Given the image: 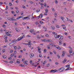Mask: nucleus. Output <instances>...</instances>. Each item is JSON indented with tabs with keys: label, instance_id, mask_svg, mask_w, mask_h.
Here are the masks:
<instances>
[{
	"label": "nucleus",
	"instance_id": "nucleus-52",
	"mask_svg": "<svg viewBox=\"0 0 74 74\" xmlns=\"http://www.w3.org/2000/svg\"><path fill=\"white\" fill-rule=\"evenodd\" d=\"M20 66H21V67H24V65L23 64H22L21 65H20Z\"/></svg>",
	"mask_w": 74,
	"mask_h": 74
},
{
	"label": "nucleus",
	"instance_id": "nucleus-36",
	"mask_svg": "<svg viewBox=\"0 0 74 74\" xmlns=\"http://www.w3.org/2000/svg\"><path fill=\"white\" fill-rule=\"evenodd\" d=\"M47 12H46L44 13V15H47Z\"/></svg>",
	"mask_w": 74,
	"mask_h": 74
},
{
	"label": "nucleus",
	"instance_id": "nucleus-46",
	"mask_svg": "<svg viewBox=\"0 0 74 74\" xmlns=\"http://www.w3.org/2000/svg\"><path fill=\"white\" fill-rule=\"evenodd\" d=\"M56 27L57 28H58L59 29V25H57V26H56Z\"/></svg>",
	"mask_w": 74,
	"mask_h": 74
},
{
	"label": "nucleus",
	"instance_id": "nucleus-17",
	"mask_svg": "<svg viewBox=\"0 0 74 74\" xmlns=\"http://www.w3.org/2000/svg\"><path fill=\"white\" fill-rule=\"evenodd\" d=\"M54 15L55 18H56V16H57V13L55 12L54 13Z\"/></svg>",
	"mask_w": 74,
	"mask_h": 74
},
{
	"label": "nucleus",
	"instance_id": "nucleus-40",
	"mask_svg": "<svg viewBox=\"0 0 74 74\" xmlns=\"http://www.w3.org/2000/svg\"><path fill=\"white\" fill-rule=\"evenodd\" d=\"M55 2L56 4H57V3H58V1L57 0H55Z\"/></svg>",
	"mask_w": 74,
	"mask_h": 74
},
{
	"label": "nucleus",
	"instance_id": "nucleus-57",
	"mask_svg": "<svg viewBox=\"0 0 74 74\" xmlns=\"http://www.w3.org/2000/svg\"><path fill=\"white\" fill-rule=\"evenodd\" d=\"M50 65V64H47V67H49V66Z\"/></svg>",
	"mask_w": 74,
	"mask_h": 74
},
{
	"label": "nucleus",
	"instance_id": "nucleus-42",
	"mask_svg": "<svg viewBox=\"0 0 74 74\" xmlns=\"http://www.w3.org/2000/svg\"><path fill=\"white\" fill-rule=\"evenodd\" d=\"M39 57L40 58H41V57H42V55H41V54H40L39 55Z\"/></svg>",
	"mask_w": 74,
	"mask_h": 74
},
{
	"label": "nucleus",
	"instance_id": "nucleus-34",
	"mask_svg": "<svg viewBox=\"0 0 74 74\" xmlns=\"http://www.w3.org/2000/svg\"><path fill=\"white\" fill-rule=\"evenodd\" d=\"M8 8V6H6L5 9L6 10H7Z\"/></svg>",
	"mask_w": 74,
	"mask_h": 74
},
{
	"label": "nucleus",
	"instance_id": "nucleus-2",
	"mask_svg": "<svg viewBox=\"0 0 74 74\" xmlns=\"http://www.w3.org/2000/svg\"><path fill=\"white\" fill-rule=\"evenodd\" d=\"M54 35L55 38H59V37H60V35H58V36L57 34H56Z\"/></svg>",
	"mask_w": 74,
	"mask_h": 74
},
{
	"label": "nucleus",
	"instance_id": "nucleus-60",
	"mask_svg": "<svg viewBox=\"0 0 74 74\" xmlns=\"http://www.w3.org/2000/svg\"><path fill=\"white\" fill-rule=\"evenodd\" d=\"M3 27L5 28V25H3Z\"/></svg>",
	"mask_w": 74,
	"mask_h": 74
},
{
	"label": "nucleus",
	"instance_id": "nucleus-3",
	"mask_svg": "<svg viewBox=\"0 0 74 74\" xmlns=\"http://www.w3.org/2000/svg\"><path fill=\"white\" fill-rule=\"evenodd\" d=\"M69 48L70 49V50H69V53H72V52H73V50H72V48L70 46L69 47Z\"/></svg>",
	"mask_w": 74,
	"mask_h": 74
},
{
	"label": "nucleus",
	"instance_id": "nucleus-6",
	"mask_svg": "<svg viewBox=\"0 0 74 74\" xmlns=\"http://www.w3.org/2000/svg\"><path fill=\"white\" fill-rule=\"evenodd\" d=\"M29 32H30L31 33H33L35 32V31H34V29H30L29 30Z\"/></svg>",
	"mask_w": 74,
	"mask_h": 74
},
{
	"label": "nucleus",
	"instance_id": "nucleus-56",
	"mask_svg": "<svg viewBox=\"0 0 74 74\" xmlns=\"http://www.w3.org/2000/svg\"><path fill=\"white\" fill-rule=\"evenodd\" d=\"M45 30L46 32H47V28H45Z\"/></svg>",
	"mask_w": 74,
	"mask_h": 74
},
{
	"label": "nucleus",
	"instance_id": "nucleus-38",
	"mask_svg": "<svg viewBox=\"0 0 74 74\" xmlns=\"http://www.w3.org/2000/svg\"><path fill=\"white\" fill-rule=\"evenodd\" d=\"M10 53H13V50H10Z\"/></svg>",
	"mask_w": 74,
	"mask_h": 74
},
{
	"label": "nucleus",
	"instance_id": "nucleus-19",
	"mask_svg": "<svg viewBox=\"0 0 74 74\" xmlns=\"http://www.w3.org/2000/svg\"><path fill=\"white\" fill-rule=\"evenodd\" d=\"M45 11L46 12H48V9H46L45 10Z\"/></svg>",
	"mask_w": 74,
	"mask_h": 74
},
{
	"label": "nucleus",
	"instance_id": "nucleus-18",
	"mask_svg": "<svg viewBox=\"0 0 74 74\" xmlns=\"http://www.w3.org/2000/svg\"><path fill=\"white\" fill-rule=\"evenodd\" d=\"M2 57H3V58H4V59H5V58H7V57L6 56L4 55H3L2 56Z\"/></svg>",
	"mask_w": 74,
	"mask_h": 74
},
{
	"label": "nucleus",
	"instance_id": "nucleus-23",
	"mask_svg": "<svg viewBox=\"0 0 74 74\" xmlns=\"http://www.w3.org/2000/svg\"><path fill=\"white\" fill-rule=\"evenodd\" d=\"M14 54H12L10 55V56H11V58H12L13 57V56H14Z\"/></svg>",
	"mask_w": 74,
	"mask_h": 74
},
{
	"label": "nucleus",
	"instance_id": "nucleus-64",
	"mask_svg": "<svg viewBox=\"0 0 74 74\" xmlns=\"http://www.w3.org/2000/svg\"><path fill=\"white\" fill-rule=\"evenodd\" d=\"M71 56H73L74 55V53H73L72 54H71Z\"/></svg>",
	"mask_w": 74,
	"mask_h": 74
},
{
	"label": "nucleus",
	"instance_id": "nucleus-31",
	"mask_svg": "<svg viewBox=\"0 0 74 74\" xmlns=\"http://www.w3.org/2000/svg\"><path fill=\"white\" fill-rule=\"evenodd\" d=\"M52 10H53V11L54 12H55V9L53 8H52Z\"/></svg>",
	"mask_w": 74,
	"mask_h": 74
},
{
	"label": "nucleus",
	"instance_id": "nucleus-53",
	"mask_svg": "<svg viewBox=\"0 0 74 74\" xmlns=\"http://www.w3.org/2000/svg\"><path fill=\"white\" fill-rule=\"evenodd\" d=\"M68 68H69L68 70H71V68L70 67H68Z\"/></svg>",
	"mask_w": 74,
	"mask_h": 74
},
{
	"label": "nucleus",
	"instance_id": "nucleus-27",
	"mask_svg": "<svg viewBox=\"0 0 74 74\" xmlns=\"http://www.w3.org/2000/svg\"><path fill=\"white\" fill-rule=\"evenodd\" d=\"M66 67H70V65H68L66 66Z\"/></svg>",
	"mask_w": 74,
	"mask_h": 74
},
{
	"label": "nucleus",
	"instance_id": "nucleus-22",
	"mask_svg": "<svg viewBox=\"0 0 74 74\" xmlns=\"http://www.w3.org/2000/svg\"><path fill=\"white\" fill-rule=\"evenodd\" d=\"M59 45H62V41H60L59 42Z\"/></svg>",
	"mask_w": 74,
	"mask_h": 74
},
{
	"label": "nucleus",
	"instance_id": "nucleus-59",
	"mask_svg": "<svg viewBox=\"0 0 74 74\" xmlns=\"http://www.w3.org/2000/svg\"><path fill=\"white\" fill-rule=\"evenodd\" d=\"M71 55V54H69V55H68V57H69V58H70V56Z\"/></svg>",
	"mask_w": 74,
	"mask_h": 74
},
{
	"label": "nucleus",
	"instance_id": "nucleus-37",
	"mask_svg": "<svg viewBox=\"0 0 74 74\" xmlns=\"http://www.w3.org/2000/svg\"><path fill=\"white\" fill-rule=\"evenodd\" d=\"M66 18L68 21H70V19H69V18L66 17Z\"/></svg>",
	"mask_w": 74,
	"mask_h": 74
},
{
	"label": "nucleus",
	"instance_id": "nucleus-33",
	"mask_svg": "<svg viewBox=\"0 0 74 74\" xmlns=\"http://www.w3.org/2000/svg\"><path fill=\"white\" fill-rule=\"evenodd\" d=\"M50 41H51V40H47L46 41L47 42H51Z\"/></svg>",
	"mask_w": 74,
	"mask_h": 74
},
{
	"label": "nucleus",
	"instance_id": "nucleus-5",
	"mask_svg": "<svg viewBox=\"0 0 74 74\" xmlns=\"http://www.w3.org/2000/svg\"><path fill=\"white\" fill-rule=\"evenodd\" d=\"M8 38L7 37V36H4V38H5V42H7L8 40L7 39Z\"/></svg>",
	"mask_w": 74,
	"mask_h": 74
},
{
	"label": "nucleus",
	"instance_id": "nucleus-7",
	"mask_svg": "<svg viewBox=\"0 0 74 74\" xmlns=\"http://www.w3.org/2000/svg\"><path fill=\"white\" fill-rule=\"evenodd\" d=\"M64 38V37H63V36H61L60 38V41H62L63 40V38Z\"/></svg>",
	"mask_w": 74,
	"mask_h": 74
},
{
	"label": "nucleus",
	"instance_id": "nucleus-41",
	"mask_svg": "<svg viewBox=\"0 0 74 74\" xmlns=\"http://www.w3.org/2000/svg\"><path fill=\"white\" fill-rule=\"evenodd\" d=\"M10 63H13V61H11L10 62Z\"/></svg>",
	"mask_w": 74,
	"mask_h": 74
},
{
	"label": "nucleus",
	"instance_id": "nucleus-43",
	"mask_svg": "<svg viewBox=\"0 0 74 74\" xmlns=\"http://www.w3.org/2000/svg\"><path fill=\"white\" fill-rule=\"evenodd\" d=\"M60 18H61V19L62 20V19H64V17H63L61 16Z\"/></svg>",
	"mask_w": 74,
	"mask_h": 74
},
{
	"label": "nucleus",
	"instance_id": "nucleus-8",
	"mask_svg": "<svg viewBox=\"0 0 74 74\" xmlns=\"http://www.w3.org/2000/svg\"><path fill=\"white\" fill-rule=\"evenodd\" d=\"M60 70H61L62 71H61L60 72V73H61V72H62L64 70V68L63 67H62V68H60Z\"/></svg>",
	"mask_w": 74,
	"mask_h": 74
},
{
	"label": "nucleus",
	"instance_id": "nucleus-13",
	"mask_svg": "<svg viewBox=\"0 0 74 74\" xmlns=\"http://www.w3.org/2000/svg\"><path fill=\"white\" fill-rule=\"evenodd\" d=\"M7 19L8 20H10V21H11L12 20V19H13L14 18L10 17H8L7 18Z\"/></svg>",
	"mask_w": 74,
	"mask_h": 74
},
{
	"label": "nucleus",
	"instance_id": "nucleus-44",
	"mask_svg": "<svg viewBox=\"0 0 74 74\" xmlns=\"http://www.w3.org/2000/svg\"><path fill=\"white\" fill-rule=\"evenodd\" d=\"M9 5L10 6H11L12 5V3L10 2L9 3Z\"/></svg>",
	"mask_w": 74,
	"mask_h": 74
},
{
	"label": "nucleus",
	"instance_id": "nucleus-49",
	"mask_svg": "<svg viewBox=\"0 0 74 74\" xmlns=\"http://www.w3.org/2000/svg\"><path fill=\"white\" fill-rule=\"evenodd\" d=\"M46 37H49V35H48V34H47L46 35Z\"/></svg>",
	"mask_w": 74,
	"mask_h": 74
},
{
	"label": "nucleus",
	"instance_id": "nucleus-26",
	"mask_svg": "<svg viewBox=\"0 0 74 74\" xmlns=\"http://www.w3.org/2000/svg\"><path fill=\"white\" fill-rule=\"evenodd\" d=\"M39 18H40V17L39 16H38L36 18V19H39Z\"/></svg>",
	"mask_w": 74,
	"mask_h": 74
},
{
	"label": "nucleus",
	"instance_id": "nucleus-63",
	"mask_svg": "<svg viewBox=\"0 0 74 74\" xmlns=\"http://www.w3.org/2000/svg\"><path fill=\"white\" fill-rule=\"evenodd\" d=\"M46 41L45 40V39H44L42 40V41L44 42H45Z\"/></svg>",
	"mask_w": 74,
	"mask_h": 74
},
{
	"label": "nucleus",
	"instance_id": "nucleus-50",
	"mask_svg": "<svg viewBox=\"0 0 74 74\" xmlns=\"http://www.w3.org/2000/svg\"><path fill=\"white\" fill-rule=\"evenodd\" d=\"M45 63H46V61H44V63H43V65L45 64Z\"/></svg>",
	"mask_w": 74,
	"mask_h": 74
},
{
	"label": "nucleus",
	"instance_id": "nucleus-35",
	"mask_svg": "<svg viewBox=\"0 0 74 74\" xmlns=\"http://www.w3.org/2000/svg\"><path fill=\"white\" fill-rule=\"evenodd\" d=\"M29 16H27V17H25V19H27V18H28Z\"/></svg>",
	"mask_w": 74,
	"mask_h": 74
},
{
	"label": "nucleus",
	"instance_id": "nucleus-47",
	"mask_svg": "<svg viewBox=\"0 0 74 74\" xmlns=\"http://www.w3.org/2000/svg\"><path fill=\"white\" fill-rule=\"evenodd\" d=\"M4 3L3 2H0V5H1V4H3Z\"/></svg>",
	"mask_w": 74,
	"mask_h": 74
},
{
	"label": "nucleus",
	"instance_id": "nucleus-10",
	"mask_svg": "<svg viewBox=\"0 0 74 74\" xmlns=\"http://www.w3.org/2000/svg\"><path fill=\"white\" fill-rule=\"evenodd\" d=\"M34 54L31 53L29 54V56H30L31 58H32L33 56H34Z\"/></svg>",
	"mask_w": 74,
	"mask_h": 74
},
{
	"label": "nucleus",
	"instance_id": "nucleus-55",
	"mask_svg": "<svg viewBox=\"0 0 74 74\" xmlns=\"http://www.w3.org/2000/svg\"><path fill=\"white\" fill-rule=\"evenodd\" d=\"M22 24H23V25H26V23H25L24 22H23L22 23Z\"/></svg>",
	"mask_w": 74,
	"mask_h": 74
},
{
	"label": "nucleus",
	"instance_id": "nucleus-30",
	"mask_svg": "<svg viewBox=\"0 0 74 74\" xmlns=\"http://www.w3.org/2000/svg\"><path fill=\"white\" fill-rule=\"evenodd\" d=\"M46 52H47V50L46 49H44V52H45V53H46Z\"/></svg>",
	"mask_w": 74,
	"mask_h": 74
},
{
	"label": "nucleus",
	"instance_id": "nucleus-28",
	"mask_svg": "<svg viewBox=\"0 0 74 74\" xmlns=\"http://www.w3.org/2000/svg\"><path fill=\"white\" fill-rule=\"evenodd\" d=\"M57 57L58 58V59H59L60 58V56H59V54H58L57 56Z\"/></svg>",
	"mask_w": 74,
	"mask_h": 74
},
{
	"label": "nucleus",
	"instance_id": "nucleus-51",
	"mask_svg": "<svg viewBox=\"0 0 74 74\" xmlns=\"http://www.w3.org/2000/svg\"><path fill=\"white\" fill-rule=\"evenodd\" d=\"M29 3H31V4H33V2L31 1H29Z\"/></svg>",
	"mask_w": 74,
	"mask_h": 74
},
{
	"label": "nucleus",
	"instance_id": "nucleus-4",
	"mask_svg": "<svg viewBox=\"0 0 74 74\" xmlns=\"http://www.w3.org/2000/svg\"><path fill=\"white\" fill-rule=\"evenodd\" d=\"M16 42V40L14 39V40H12L11 43H10V44H11V43L12 44V43H15Z\"/></svg>",
	"mask_w": 74,
	"mask_h": 74
},
{
	"label": "nucleus",
	"instance_id": "nucleus-24",
	"mask_svg": "<svg viewBox=\"0 0 74 74\" xmlns=\"http://www.w3.org/2000/svg\"><path fill=\"white\" fill-rule=\"evenodd\" d=\"M40 23L42 25H43V22H42V21H40Z\"/></svg>",
	"mask_w": 74,
	"mask_h": 74
},
{
	"label": "nucleus",
	"instance_id": "nucleus-48",
	"mask_svg": "<svg viewBox=\"0 0 74 74\" xmlns=\"http://www.w3.org/2000/svg\"><path fill=\"white\" fill-rule=\"evenodd\" d=\"M28 45H33V44L32 43H28Z\"/></svg>",
	"mask_w": 74,
	"mask_h": 74
},
{
	"label": "nucleus",
	"instance_id": "nucleus-12",
	"mask_svg": "<svg viewBox=\"0 0 74 74\" xmlns=\"http://www.w3.org/2000/svg\"><path fill=\"white\" fill-rule=\"evenodd\" d=\"M51 73H53L55 72V70H51L50 71Z\"/></svg>",
	"mask_w": 74,
	"mask_h": 74
},
{
	"label": "nucleus",
	"instance_id": "nucleus-21",
	"mask_svg": "<svg viewBox=\"0 0 74 74\" xmlns=\"http://www.w3.org/2000/svg\"><path fill=\"white\" fill-rule=\"evenodd\" d=\"M63 29H66V26H64L63 27Z\"/></svg>",
	"mask_w": 74,
	"mask_h": 74
},
{
	"label": "nucleus",
	"instance_id": "nucleus-9",
	"mask_svg": "<svg viewBox=\"0 0 74 74\" xmlns=\"http://www.w3.org/2000/svg\"><path fill=\"white\" fill-rule=\"evenodd\" d=\"M5 33L6 34H6V35L7 36H11V35L8 32H5Z\"/></svg>",
	"mask_w": 74,
	"mask_h": 74
},
{
	"label": "nucleus",
	"instance_id": "nucleus-61",
	"mask_svg": "<svg viewBox=\"0 0 74 74\" xmlns=\"http://www.w3.org/2000/svg\"><path fill=\"white\" fill-rule=\"evenodd\" d=\"M55 64H56L57 65H58V64H59V63H58V62H56Z\"/></svg>",
	"mask_w": 74,
	"mask_h": 74
},
{
	"label": "nucleus",
	"instance_id": "nucleus-11",
	"mask_svg": "<svg viewBox=\"0 0 74 74\" xmlns=\"http://www.w3.org/2000/svg\"><path fill=\"white\" fill-rule=\"evenodd\" d=\"M42 16H43V15H42V13L40 14V15L39 16V18H42Z\"/></svg>",
	"mask_w": 74,
	"mask_h": 74
},
{
	"label": "nucleus",
	"instance_id": "nucleus-20",
	"mask_svg": "<svg viewBox=\"0 0 74 74\" xmlns=\"http://www.w3.org/2000/svg\"><path fill=\"white\" fill-rule=\"evenodd\" d=\"M57 48L58 49H59V50H60V49H61V48L59 47H57Z\"/></svg>",
	"mask_w": 74,
	"mask_h": 74
},
{
	"label": "nucleus",
	"instance_id": "nucleus-45",
	"mask_svg": "<svg viewBox=\"0 0 74 74\" xmlns=\"http://www.w3.org/2000/svg\"><path fill=\"white\" fill-rule=\"evenodd\" d=\"M24 65H25V66H27V63H25V64H24Z\"/></svg>",
	"mask_w": 74,
	"mask_h": 74
},
{
	"label": "nucleus",
	"instance_id": "nucleus-29",
	"mask_svg": "<svg viewBox=\"0 0 74 74\" xmlns=\"http://www.w3.org/2000/svg\"><path fill=\"white\" fill-rule=\"evenodd\" d=\"M22 7L23 8H24V9H25V6L24 5H23L22 6Z\"/></svg>",
	"mask_w": 74,
	"mask_h": 74
},
{
	"label": "nucleus",
	"instance_id": "nucleus-54",
	"mask_svg": "<svg viewBox=\"0 0 74 74\" xmlns=\"http://www.w3.org/2000/svg\"><path fill=\"white\" fill-rule=\"evenodd\" d=\"M49 53H50V55H52V54H53V53H52L51 52V51L49 52Z\"/></svg>",
	"mask_w": 74,
	"mask_h": 74
},
{
	"label": "nucleus",
	"instance_id": "nucleus-16",
	"mask_svg": "<svg viewBox=\"0 0 74 74\" xmlns=\"http://www.w3.org/2000/svg\"><path fill=\"white\" fill-rule=\"evenodd\" d=\"M66 61H67L66 59H64L63 61V62L64 63L65 62H66Z\"/></svg>",
	"mask_w": 74,
	"mask_h": 74
},
{
	"label": "nucleus",
	"instance_id": "nucleus-15",
	"mask_svg": "<svg viewBox=\"0 0 74 74\" xmlns=\"http://www.w3.org/2000/svg\"><path fill=\"white\" fill-rule=\"evenodd\" d=\"M62 56H64L65 55V51L62 52Z\"/></svg>",
	"mask_w": 74,
	"mask_h": 74
},
{
	"label": "nucleus",
	"instance_id": "nucleus-25",
	"mask_svg": "<svg viewBox=\"0 0 74 74\" xmlns=\"http://www.w3.org/2000/svg\"><path fill=\"white\" fill-rule=\"evenodd\" d=\"M14 48V49L15 50L17 49V47L16 46H15Z\"/></svg>",
	"mask_w": 74,
	"mask_h": 74
},
{
	"label": "nucleus",
	"instance_id": "nucleus-1",
	"mask_svg": "<svg viewBox=\"0 0 74 74\" xmlns=\"http://www.w3.org/2000/svg\"><path fill=\"white\" fill-rule=\"evenodd\" d=\"M25 37V34H24L23 35L22 37L21 36L19 38H18L17 39V41H21V40H22V39L23 38Z\"/></svg>",
	"mask_w": 74,
	"mask_h": 74
},
{
	"label": "nucleus",
	"instance_id": "nucleus-62",
	"mask_svg": "<svg viewBox=\"0 0 74 74\" xmlns=\"http://www.w3.org/2000/svg\"><path fill=\"white\" fill-rule=\"evenodd\" d=\"M69 21H70V22H73V21L71 19H70L69 20Z\"/></svg>",
	"mask_w": 74,
	"mask_h": 74
},
{
	"label": "nucleus",
	"instance_id": "nucleus-58",
	"mask_svg": "<svg viewBox=\"0 0 74 74\" xmlns=\"http://www.w3.org/2000/svg\"><path fill=\"white\" fill-rule=\"evenodd\" d=\"M18 18H16V19H20V18H21V17H18Z\"/></svg>",
	"mask_w": 74,
	"mask_h": 74
},
{
	"label": "nucleus",
	"instance_id": "nucleus-32",
	"mask_svg": "<svg viewBox=\"0 0 74 74\" xmlns=\"http://www.w3.org/2000/svg\"><path fill=\"white\" fill-rule=\"evenodd\" d=\"M53 53H54V54H56V51H53Z\"/></svg>",
	"mask_w": 74,
	"mask_h": 74
},
{
	"label": "nucleus",
	"instance_id": "nucleus-14",
	"mask_svg": "<svg viewBox=\"0 0 74 74\" xmlns=\"http://www.w3.org/2000/svg\"><path fill=\"white\" fill-rule=\"evenodd\" d=\"M51 28L52 29V30H55V27H54V26L52 25L51 26Z\"/></svg>",
	"mask_w": 74,
	"mask_h": 74
},
{
	"label": "nucleus",
	"instance_id": "nucleus-39",
	"mask_svg": "<svg viewBox=\"0 0 74 74\" xmlns=\"http://www.w3.org/2000/svg\"><path fill=\"white\" fill-rule=\"evenodd\" d=\"M41 9H43L44 8V7H43V5H42L41 7Z\"/></svg>",
	"mask_w": 74,
	"mask_h": 74
}]
</instances>
